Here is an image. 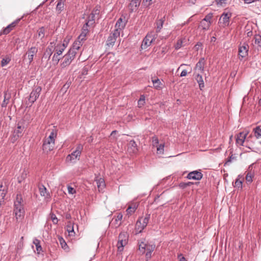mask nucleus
<instances>
[{
  "label": "nucleus",
  "mask_w": 261,
  "mask_h": 261,
  "mask_svg": "<svg viewBox=\"0 0 261 261\" xmlns=\"http://www.w3.org/2000/svg\"><path fill=\"white\" fill-rule=\"evenodd\" d=\"M14 213L17 220H21L24 217V201L20 195L17 194L14 201Z\"/></svg>",
  "instance_id": "f257e3e1"
},
{
  "label": "nucleus",
  "mask_w": 261,
  "mask_h": 261,
  "mask_svg": "<svg viewBox=\"0 0 261 261\" xmlns=\"http://www.w3.org/2000/svg\"><path fill=\"white\" fill-rule=\"evenodd\" d=\"M76 55L72 51H68L63 57V61L60 64V66L62 68L68 66L74 59Z\"/></svg>",
  "instance_id": "f03ea898"
},
{
  "label": "nucleus",
  "mask_w": 261,
  "mask_h": 261,
  "mask_svg": "<svg viewBox=\"0 0 261 261\" xmlns=\"http://www.w3.org/2000/svg\"><path fill=\"white\" fill-rule=\"evenodd\" d=\"M42 88L40 86H36L33 88L31 92L29 97V102L28 105H30L31 106L32 104L37 100L39 97L41 92Z\"/></svg>",
  "instance_id": "7ed1b4c3"
},
{
  "label": "nucleus",
  "mask_w": 261,
  "mask_h": 261,
  "mask_svg": "<svg viewBox=\"0 0 261 261\" xmlns=\"http://www.w3.org/2000/svg\"><path fill=\"white\" fill-rule=\"evenodd\" d=\"M83 149V145L81 144H77L76 149L71 154H68L66 158L67 161H72L73 160L80 158L82 151Z\"/></svg>",
  "instance_id": "20e7f679"
},
{
  "label": "nucleus",
  "mask_w": 261,
  "mask_h": 261,
  "mask_svg": "<svg viewBox=\"0 0 261 261\" xmlns=\"http://www.w3.org/2000/svg\"><path fill=\"white\" fill-rule=\"evenodd\" d=\"M155 35L153 32H150L147 34L142 41L141 48L146 49L150 46L153 40L155 39Z\"/></svg>",
  "instance_id": "39448f33"
},
{
  "label": "nucleus",
  "mask_w": 261,
  "mask_h": 261,
  "mask_svg": "<svg viewBox=\"0 0 261 261\" xmlns=\"http://www.w3.org/2000/svg\"><path fill=\"white\" fill-rule=\"evenodd\" d=\"M127 243V237L124 233H120L118 237L117 243L118 250L120 252L123 250V247Z\"/></svg>",
  "instance_id": "423d86ee"
},
{
  "label": "nucleus",
  "mask_w": 261,
  "mask_h": 261,
  "mask_svg": "<svg viewBox=\"0 0 261 261\" xmlns=\"http://www.w3.org/2000/svg\"><path fill=\"white\" fill-rule=\"evenodd\" d=\"M249 46L248 44L244 42L241 43L239 47V55L242 58H244L248 56Z\"/></svg>",
  "instance_id": "0eeeda50"
},
{
  "label": "nucleus",
  "mask_w": 261,
  "mask_h": 261,
  "mask_svg": "<svg viewBox=\"0 0 261 261\" xmlns=\"http://www.w3.org/2000/svg\"><path fill=\"white\" fill-rule=\"evenodd\" d=\"M55 142L50 141L49 139H46L43 142L42 145V149L44 152L48 153L52 150L54 147Z\"/></svg>",
  "instance_id": "6e6552de"
},
{
  "label": "nucleus",
  "mask_w": 261,
  "mask_h": 261,
  "mask_svg": "<svg viewBox=\"0 0 261 261\" xmlns=\"http://www.w3.org/2000/svg\"><path fill=\"white\" fill-rule=\"evenodd\" d=\"M38 51V48L35 46H32L29 48L28 50L26 53V55H28L29 64H31L33 62L34 60V57L37 54Z\"/></svg>",
  "instance_id": "1a4fd4ad"
},
{
  "label": "nucleus",
  "mask_w": 261,
  "mask_h": 261,
  "mask_svg": "<svg viewBox=\"0 0 261 261\" xmlns=\"http://www.w3.org/2000/svg\"><path fill=\"white\" fill-rule=\"evenodd\" d=\"M54 51V42H50L49 45L46 47L43 55L42 59H47L48 61L50 56Z\"/></svg>",
  "instance_id": "9d476101"
},
{
  "label": "nucleus",
  "mask_w": 261,
  "mask_h": 261,
  "mask_svg": "<svg viewBox=\"0 0 261 261\" xmlns=\"http://www.w3.org/2000/svg\"><path fill=\"white\" fill-rule=\"evenodd\" d=\"M231 16V13H225L223 12L221 15L219 21L222 20V27H225L229 25V20Z\"/></svg>",
  "instance_id": "9b49d317"
},
{
  "label": "nucleus",
  "mask_w": 261,
  "mask_h": 261,
  "mask_svg": "<svg viewBox=\"0 0 261 261\" xmlns=\"http://www.w3.org/2000/svg\"><path fill=\"white\" fill-rule=\"evenodd\" d=\"M202 176L203 175L200 172L195 170L190 172L187 177L189 179L199 180L202 178Z\"/></svg>",
  "instance_id": "f8f14e48"
},
{
  "label": "nucleus",
  "mask_w": 261,
  "mask_h": 261,
  "mask_svg": "<svg viewBox=\"0 0 261 261\" xmlns=\"http://www.w3.org/2000/svg\"><path fill=\"white\" fill-rule=\"evenodd\" d=\"M138 150L137 145L134 140H130L127 144V151L129 153H136Z\"/></svg>",
  "instance_id": "ddd939ff"
},
{
  "label": "nucleus",
  "mask_w": 261,
  "mask_h": 261,
  "mask_svg": "<svg viewBox=\"0 0 261 261\" xmlns=\"http://www.w3.org/2000/svg\"><path fill=\"white\" fill-rule=\"evenodd\" d=\"M20 19H18L12 22L11 24H9L7 27H6L1 32V34H3L5 35H7L9 34L11 31L14 28L16 24L19 22Z\"/></svg>",
  "instance_id": "4468645a"
},
{
  "label": "nucleus",
  "mask_w": 261,
  "mask_h": 261,
  "mask_svg": "<svg viewBox=\"0 0 261 261\" xmlns=\"http://www.w3.org/2000/svg\"><path fill=\"white\" fill-rule=\"evenodd\" d=\"M82 41L80 39H77V40L75 41L72 46V47L69 49V51H73L74 54H77V51L80 48L82 45Z\"/></svg>",
  "instance_id": "2eb2a0df"
},
{
  "label": "nucleus",
  "mask_w": 261,
  "mask_h": 261,
  "mask_svg": "<svg viewBox=\"0 0 261 261\" xmlns=\"http://www.w3.org/2000/svg\"><path fill=\"white\" fill-rule=\"evenodd\" d=\"M205 65V60L204 58H200L199 61L196 63L194 70H199L201 73L204 72Z\"/></svg>",
  "instance_id": "dca6fc26"
},
{
  "label": "nucleus",
  "mask_w": 261,
  "mask_h": 261,
  "mask_svg": "<svg viewBox=\"0 0 261 261\" xmlns=\"http://www.w3.org/2000/svg\"><path fill=\"white\" fill-rule=\"evenodd\" d=\"M140 4V0H132L130 2L128 7L130 12L137 10Z\"/></svg>",
  "instance_id": "f3484780"
},
{
  "label": "nucleus",
  "mask_w": 261,
  "mask_h": 261,
  "mask_svg": "<svg viewBox=\"0 0 261 261\" xmlns=\"http://www.w3.org/2000/svg\"><path fill=\"white\" fill-rule=\"evenodd\" d=\"M66 0H57V4L56 8V10L58 14H60L62 12L64 9L65 3Z\"/></svg>",
  "instance_id": "a211bd4d"
},
{
  "label": "nucleus",
  "mask_w": 261,
  "mask_h": 261,
  "mask_svg": "<svg viewBox=\"0 0 261 261\" xmlns=\"http://www.w3.org/2000/svg\"><path fill=\"white\" fill-rule=\"evenodd\" d=\"M195 79L199 85L200 90H202L204 87V83L203 80L202 76L199 73H194Z\"/></svg>",
  "instance_id": "6ab92c4d"
},
{
  "label": "nucleus",
  "mask_w": 261,
  "mask_h": 261,
  "mask_svg": "<svg viewBox=\"0 0 261 261\" xmlns=\"http://www.w3.org/2000/svg\"><path fill=\"white\" fill-rule=\"evenodd\" d=\"M138 205L136 203H132L126 210V215L128 216H131L135 213L138 207Z\"/></svg>",
  "instance_id": "aec40b11"
},
{
  "label": "nucleus",
  "mask_w": 261,
  "mask_h": 261,
  "mask_svg": "<svg viewBox=\"0 0 261 261\" xmlns=\"http://www.w3.org/2000/svg\"><path fill=\"white\" fill-rule=\"evenodd\" d=\"M126 23V22L120 17L117 21L115 24V28L122 30L125 27Z\"/></svg>",
  "instance_id": "412c9836"
},
{
  "label": "nucleus",
  "mask_w": 261,
  "mask_h": 261,
  "mask_svg": "<svg viewBox=\"0 0 261 261\" xmlns=\"http://www.w3.org/2000/svg\"><path fill=\"white\" fill-rule=\"evenodd\" d=\"M123 217V215L121 213H118L116 218L115 219L114 222H112V224L114 225V227L116 228L118 227L121 225V222H119L120 221Z\"/></svg>",
  "instance_id": "4be33fe9"
},
{
  "label": "nucleus",
  "mask_w": 261,
  "mask_h": 261,
  "mask_svg": "<svg viewBox=\"0 0 261 261\" xmlns=\"http://www.w3.org/2000/svg\"><path fill=\"white\" fill-rule=\"evenodd\" d=\"M23 128L20 125H18L17 129H15L13 133L14 140H16L19 138L22 134Z\"/></svg>",
  "instance_id": "5701e85b"
},
{
  "label": "nucleus",
  "mask_w": 261,
  "mask_h": 261,
  "mask_svg": "<svg viewBox=\"0 0 261 261\" xmlns=\"http://www.w3.org/2000/svg\"><path fill=\"white\" fill-rule=\"evenodd\" d=\"M165 21V17L158 19L156 21V33H159L160 32L162 28H163V25L164 24V22Z\"/></svg>",
  "instance_id": "b1692460"
},
{
  "label": "nucleus",
  "mask_w": 261,
  "mask_h": 261,
  "mask_svg": "<svg viewBox=\"0 0 261 261\" xmlns=\"http://www.w3.org/2000/svg\"><path fill=\"white\" fill-rule=\"evenodd\" d=\"M11 94L7 93V91L4 92V99L2 103V107H6L11 98Z\"/></svg>",
  "instance_id": "393cba45"
},
{
  "label": "nucleus",
  "mask_w": 261,
  "mask_h": 261,
  "mask_svg": "<svg viewBox=\"0 0 261 261\" xmlns=\"http://www.w3.org/2000/svg\"><path fill=\"white\" fill-rule=\"evenodd\" d=\"M212 23V21L207 22L202 20L200 22L199 27H201L202 29V30L206 31L209 29Z\"/></svg>",
  "instance_id": "a878e982"
},
{
  "label": "nucleus",
  "mask_w": 261,
  "mask_h": 261,
  "mask_svg": "<svg viewBox=\"0 0 261 261\" xmlns=\"http://www.w3.org/2000/svg\"><path fill=\"white\" fill-rule=\"evenodd\" d=\"M261 126H257L254 127L253 129V132L254 133V135L255 137L257 139H261Z\"/></svg>",
  "instance_id": "bb28decb"
},
{
  "label": "nucleus",
  "mask_w": 261,
  "mask_h": 261,
  "mask_svg": "<svg viewBox=\"0 0 261 261\" xmlns=\"http://www.w3.org/2000/svg\"><path fill=\"white\" fill-rule=\"evenodd\" d=\"M145 228H143L141 219H138L136 224V229L138 233H141Z\"/></svg>",
  "instance_id": "cd10ccee"
},
{
  "label": "nucleus",
  "mask_w": 261,
  "mask_h": 261,
  "mask_svg": "<svg viewBox=\"0 0 261 261\" xmlns=\"http://www.w3.org/2000/svg\"><path fill=\"white\" fill-rule=\"evenodd\" d=\"M11 60V59L9 56H8V55L6 56L1 60V66L3 67L6 66L7 65H8L10 62Z\"/></svg>",
  "instance_id": "c85d7f7f"
},
{
  "label": "nucleus",
  "mask_w": 261,
  "mask_h": 261,
  "mask_svg": "<svg viewBox=\"0 0 261 261\" xmlns=\"http://www.w3.org/2000/svg\"><path fill=\"white\" fill-rule=\"evenodd\" d=\"M96 184L99 191H101L105 187V182L103 179L100 178L96 180Z\"/></svg>",
  "instance_id": "c756f323"
},
{
  "label": "nucleus",
  "mask_w": 261,
  "mask_h": 261,
  "mask_svg": "<svg viewBox=\"0 0 261 261\" xmlns=\"http://www.w3.org/2000/svg\"><path fill=\"white\" fill-rule=\"evenodd\" d=\"M248 134V132L245 133V135L243 136H242V138H240L239 136H237V137L236 139V143L240 145L243 146V143L245 141V140Z\"/></svg>",
  "instance_id": "7c9ffc66"
},
{
  "label": "nucleus",
  "mask_w": 261,
  "mask_h": 261,
  "mask_svg": "<svg viewBox=\"0 0 261 261\" xmlns=\"http://www.w3.org/2000/svg\"><path fill=\"white\" fill-rule=\"evenodd\" d=\"M116 40V38L110 35L107 40V45L108 47H112L114 45Z\"/></svg>",
  "instance_id": "2f4dec72"
},
{
  "label": "nucleus",
  "mask_w": 261,
  "mask_h": 261,
  "mask_svg": "<svg viewBox=\"0 0 261 261\" xmlns=\"http://www.w3.org/2000/svg\"><path fill=\"white\" fill-rule=\"evenodd\" d=\"M33 243L36 246V250L38 253H39L42 251V247L40 245V241L38 239L35 238L33 240Z\"/></svg>",
  "instance_id": "473e14b6"
},
{
  "label": "nucleus",
  "mask_w": 261,
  "mask_h": 261,
  "mask_svg": "<svg viewBox=\"0 0 261 261\" xmlns=\"http://www.w3.org/2000/svg\"><path fill=\"white\" fill-rule=\"evenodd\" d=\"M7 192V191L5 188L2 189H0V206L2 204V203L4 202V198L6 196V194Z\"/></svg>",
  "instance_id": "72a5a7b5"
},
{
  "label": "nucleus",
  "mask_w": 261,
  "mask_h": 261,
  "mask_svg": "<svg viewBox=\"0 0 261 261\" xmlns=\"http://www.w3.org/2000/svg\"><path fill=\"white\" fill-rule=\"evenodd\" d=\"M139 219H141V221L143 223V228H145L148 223L150 219V215H146L144 218L141 217Z\"/></svg>",
  "instance_id": "f704fd0d"
},
{
  "label": "nucleus",
  "mask_w": 261,
  "mask_h": 261,
  "mask_svg": "<svg viewBox=\"0 0 261 261\" xmlns=\"http://www.w3.org/2000/svg\"><path fill=\"white\" fill-rule=\"evenodd\" d=\"M145 103V96H144V95H141L140 96L139 99L138 101V106L139 108H141L143 106H144Z\"/></svg>",
  "instance_id": "c9c22d12"
},
{
  "label": "nucleus",
  "mask_w": 261,
  "mask_h": 261,
  "mask_svg": "<svg viewBox=\"0 0 261 261\" xmlns=\"http://www.w3.org/2000/svg\"><path fill=\"white\" fill-rule=\"evenodd\" d=\"M38 37L43 39L45 36V29L43 27L40 28L37 31Z\"/></svg>",
  "instance_id": "e433bc0d"
},
{
  "label": "nucleus",
  "mask_w": 261,
  "mask_h": 261,
  "mask_svg": "<svg viewBox=\"0 0 261 261\" xmlns=\"http://www.w3.org/2000/svg\"><path fill=\"white\" fill-rule=\"evenodd\" d=\"M147 244L143 242H139V250L142 253H144L146 251Z\"/></svg>",
  "instance_id": "4c0bfd02"
},
{
  "label": "nucleus",
  "mask_w": 261,
  "mask_h": 261,
  "mask_svg": "<svg viewBox=\"0 0 261 261\" xmlns=\"http://www.w3.org/2000/svg\"><path fill=\"white\" fill-rule=\"evenodd\" d=\"M55 51V53L59 56H60L62 54L63 52L64 51V49L61 48L60 46H55V44L54 42V51Z\"/></svg>",
  "instance_id": "58836bf2"
},
{
  "label": "nucleus",
  "mask_w": 261,
  "mask_h": 261,
  "mask_svg": "<svg viewBox=\"0 0 261 261\" xmlns=\"http://www.w3.org/2000/svg\"><path fill=\"white\" fill-rule=\"evenodd\" d=\"M61 59V58L60 57V56L55 53L52 57V62L53 64L55 65H57L59 63V62L60 61Z\"/></svg>",
  "instance_id": "ea45409f"
},
{
  "label": "nucleus",
  "mask_w": 261,
  "mask_h": 261,
  "mask_svg": "<svg viewBox=\"0 0 261 261\" xmlns=\"http://www.w3.org/2000/svg\"><path fill=\"white\" fill-rule=\"evenodd\" d=\"M39 192L42 196L47 197L48 195L47 193L46 188L43 185L39 187Z\"/></svg>",
  "instance_id": "a19ab883"
},
{
  "label": "nucleus",
  "mask_w": 261,
  "mask_h": 261,
  "mask_svg": "<svg viewBox=\"0 0 261 261\" xmlns=\"http://www.w3.org/2000/svg\"><path fill=\"white\" fill-rule=\"evenodd\" d=\"M89 33V30H82V33L79 36L78 39L81 41H84L86 40V37L87 34Z\"/></svg>",
  "instance_id": "79ce46f5"
},
{
  "label": "nucleus",
  "mask_w": 261,
  "mask_h": 261,
  "mask_svg": "<svg viewBox=\"0 0 261 261\" xmlns=\"http://www.w3.org/2000/svg\"><path fill=\"white\" fill-rule=\"evenodd\" d=\"M254 176V174L251 171L248 172L246 176V180L247 182H251L252 181V178Z\"/></svg>",
  "instance_id": "37998d69"
},
{
  "label": "nucleus",
  "mask_w": 261,
  "mask_h": 261,
  "mask_svg": "<svg viewBox=\"0 0 261 261\" xmlns=\"http://www.w3.org/2000/svg\"><path fill=\"white\" fill-rule=\"evenodd\" d=\"M152 82L153 83V86L155 89H158L161 88L160 85L161 84V82L159 79L152 80Z\"/></svg>",
  "instance_id": "c03bdc74"
},
{
  "label": "nucleus",
  "mask_w": 261,
  "mask_h": 261,
  "mask_svg": "<svg viewBox=\"0 0 261 261\" xmlns=\"http://www.w3.org/2000/svg\"><path fill=\"white\" fill-rule=\"evenodd\" d=\"M120 31L121 30L116 28L114 30V32L112 33H111L110 35L117 39L120 35Z\"/></svg>",
  "instance_id": "a18cd8bd"
},
{
  "label": "nucleus",
  "mask_w": 261,
  "mask_h": 261,
  "mask_svg": "<svg viewBox=\"0 0 261 261\" xmlns=\"http://www.w3.org/2000/svg\"><path fill=\"white\" fill-rule=\"evenodd\" d=\"M254 42L259 46H261V36L260 35H256L254 37Z\"/></svg>",
  "instance_id": "49530a36"
},
{
  "label": "nucleus",
  "mask_w": 261,
  "mask_h": 261,
  "mask_svg": "<svg viewBox=\"0 0 261 261\" xmlns=\"http://www.w3.org/2000/svg\"><path fill=\"white\" fill-rule=\"evenodd\" d=\"M66 230L70 235H72V233L74 234L73 226L71 224L66 226Z\"/></svg>",
  "instance_id": "de8ad7c7"
},
{
  "label": "nucleus",
  "mask_w": 261,
  "mask_h": 261,
  "mask_svg": "<svg viewBox=\"0 0 261 261\" xmlns=\"http://www.w3.org/2000/svg\"><path fill=\"white\" fill-rule=\"evenodd\" d=\"M97 10H95L94 11V12H93L89 15V16H88V20L89 21H92L95 20V14L98 13H97Z\"/></svg>",
  "instance_id": "09e8293b"
},
{
  "label": "nucleus",
  "mask_w": 261,
  "mask_h": 261,
  "mask_svg": "<svg viewBox=\"0 0 261 261\" xmlns=\"http://www.w3.org/2000/svg\"><path fill=\"white\" fill-rule=\"evenodd\" d=\"M182 44L183 40L182 39L178 40L176 44L175 45V49L176 50L179 49L182 46Z\"/></svg>",
  "instance_id": "8fccbe9b"
},
{
  "label": "nucleus",
  "mask_w": 261,
  "mask_h": 261,
  "mask_svg": "<svg viewBox=\"0 0 261 261\" xmlns=\"http://www.w3.org/2000/svg\"><path fill=\"white\" fill-rule=\"evenodd\" d=\"M155 246L153 245H147L146 247V251L149 253H152L154 250Z\"/></svg>",
  "instance_id": "3c124183"
},
{
  "label": "nucleus",
  "mask_w": 261,
  "mask_h": 261,
  "mask_svg": "<svg viewBox=\"0 0 261 261\" xmlns=\"http://www.w3.org/2000/svg\"><path fill=\"white\" fill-rule=\"evenodd\" d=\"M213 16V14L212 13H210L207 14L202 20L207 22L212 21L211 19Z\"/></svg>",
  "instance_id": "603ef678"
},
{
  "label": "nucleus",
  "mask_w": 261,
  "mask_h": 261,
  "mask_svg": "<svg viewBox=\"0 0 261 261\" xmlns=\"http://www.w3.org/2000/svg\"><path fill=\"white\" fill-rule=\"evenodd\" d=\"M164 145L163 144H160L157 147V153L159 154L163 153L164 152Z\"/></svg>",
  "instance_id": "864d4df0"
},
{
  "label": "nucleus",
  "mask_w": 261,
  "mask_h": 261,
  "mask_svg": "<svg viewBox=\"0 0 261 261\" xmlns=\"http://www.w3.org/2000/svg\"><path fill=\"white\" fill-rule=\"evenodd\" d=\"M57 134L55 133L54 131H52L50 133L48 137L47 138L50 141L55 142V138L56 137Z\"/></svg>",
  "instance_id": "5fc2aeb1"
},
{
  "label": "nucleus",
  "mask_w": 261,
  "mask_h": 261,
  "mask_svg": "<svg viewBox=\"0 0 261 261\" xmlns=\"http://www.w3.org/2000/svg\"><path fill=\"white\" fill-rule=\"evenodd\" d=\"M27 177V173L25 171H23L21 174L20 177L18 178V180L19 183H20L23 179H24Z\"/></svg>",
  "instance_id": "6e6d98bb"
},
{
  "label": "nucleus",
  "mask_w": 261,
  "mask_h": 261,
  "mask_svg": "<svg viewBox=\"0 0 261 261\" xmlns=\"http://www.w3.org/2000/svg\"><path fill=\"white\" fill-rule=\"evenodd\" d=\"M235 187L238 188H242V181L240 180L239 178H237L235 181Z\"/></svg>",
  "instance_id": "4d7b16f0"
},
{
  "label": "nucleus",
  "mask_w": 261,
  "mask_h": 261,
  "mask_svg": "<svg viewBox=\"0 0 261 261\" xmlns=\"http://www.w3.org/2000/svg\"><path fill=\"white\" fill-rule=\"evenodd\" d=\"M60 244L62 246V248L64 250H66V248H68L66 243L65 241L62 238L60 240Z\"/></svg>",
  "instance_id": "13d9d810"
},
{
  "label": "nucleus",
  "mask_w": 261,
  "mask_h": 261,
  "mask_svg": "<svg viewBox=\"0 0 261 261\" xmlns=\"http://www.w3.org/2000/svg\"><path fill=\"white\" fill-rule=\"evenodd\" d=\"M51 219L54 224H56L58 223V220L55 214H51Z\"/></svg>",
  "instance_id": "bf43d9fd"
},
{
  "label": "nucleus",
  "mask_w": 261,
  "mask_h": 261,
  "mask_svg": "<svg viewBox=\"0 0 261 261\" xmlns=\"http://www.w3.org/2000/svg\"><path fill=\"white\" fill-rule=\"evenodd\" d=\"M193 184L192 182H181L179 186L182 188H185L188 186H190Z\"/></svg>",
  "instance_id": "052dcab7"
},
{
  "label": "nucleus",
  "mask_w": 261,
  "mask_h": 261,
  "mask_svg": "<svg viewBox=\"0 0 261 261\" xmlns=\"http://www.w3.org/2000/svg\"><path fill=\"white\" fill-rule=\"evenodd\" d=\"M67 190L69 194H73L76 193L75 190L70 186H68Z\"/></svg>",
  "instance_id": "680f3d73"
},
{
  "label": "nucleus",
  "mask_w": 261,
  "mask_h": 261,
  "mask_svg": "<svg viewBox=\"0 0 261 261\" xmlns=\"http://www.w3.org/2000/svg\"><path fill=\"white\" fill-rule=\"evenodd\" d=\"M235 158H236L233 156V155L232 154L230 156H229L227 159V160L226 161V162L225 163V165H229L231 163L232 160L234 159Z\"/></svg>",
  "instance_id": "e2e57ef3"
},
{
  "label": "nucleus",
  "mask_w": 261,
  "mask_h": 261,
  "mask_svg": "<svg viewBox=\"0 0 261 261\" xmlns=\"http://www.w3.org/2000/svg\"><path fill=\"white\" fill-rule=\"evenodd\" d=\"M177 258L179 259V261H187L186 259L184 256H183L181 253L177 255Z\"/></svg>",
  "instance_id": "0e129e2a"
},
{
  "label": "nucleus",
  "mask_w": 261,
  "mask_h": 261,
  "mask_svg": "<svg viewBox=\"0 0 261 261\" xmlns=\"http://www.w3.org/2000/svg\"><path fill=\"white\" fill-rule=\"evenodd\" d=\"M152 142L153 143V145L155 146V145H156L157 144H159V139L158 138L156 137H153L152 138Z\"/></svg>",
  "instance_id": "69168bd1"
},
{
  "label": "nucleus",
  "mask_w": 261,
  "mask_h": 261,
  "mask_svg": "<svg viewBox=\"0 0 261 261\" xmlns=\"http://www.w3.org/2000/svg\"><path fill=\"white\" fill-rule=\"evenodd\" d=\"M145 256H146V260L148 261L151 258V253H149V252H146Z\"/></svg>",
  "instance_id": "338daca9"
},
{
  "label": "nucleus",
  "mask_w": 261,
  "mask_h": 261,
  "mask_svg": "<svg viewBox=\"0 0 261 261\" xmlns=\"http://www.w3.org/2000/svg\"><path fill=\"white\" fill-rule=\"evenodd\" d=\"M187 73H188L187 71L186 70L184 69L181 71L180 76H181V77L185 76L187 75Z\"/></svg>",
  "instance_id": "774afa93"
}]
</instances>
